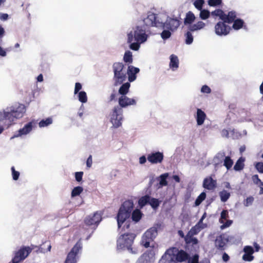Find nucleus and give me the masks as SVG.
Here are the masks:
<instances>
[{"label":"nucleus","instance_id":"338daca9","mask_svg":"<svg viewBox=\"0 0 263 263\" xmlns=\"http://www.w3.org/2000/svg\"><path fill=\"white\" fill-rule=\"evenodd\" d=\"M9 15L7 13H0V20L2 21H6L8 20Z\"/></svg>","mask_w":263,"mask_h":263},{"label":"nucleus","instance_id":"39448f33","mask_svg":"<svg viewBox=\"0 0 263 263\" xmlns=\"http://www.w3.org/2000/svg\"><path fill=\"white\" fill-rule=\"evenodd\" d=\"M16 119V106L12 105L7 107L3 111H0V124H6L7 128L15 124Z\"/></svg>","mask_w":263,"mask_h":263},{"label":"nucleus","instance_id":"a211bd4d","mask_svg":"<svg viewBox=\"0 0 263 263\" xmlns=\"http://www.w3.org/2000/svg\"><path fill=\"white\" fill-rule=\"evenodd\" d=\"M119 107L121 108H125L130 105L136 104V100L134 98H129L126 96H121L118 99Z\"/></svg>","mask_w":263,"mask_h":263},{"label":"nucleus","instance_id":"8fccbe9b","mask_svg":"<svg viewBox=\"0 0 263 263\" xmlns=\"http://www.w3.org/2000/svg\"><path fill=\"white\" fill-rule=\"evenodd\" d=\"M83 174L84 173L82 171L77 172L74 173L75 179L78 182H80L82 181Z\"/></svg>","mask_w":263,"mask_h":263},{"label":"nucleus","instance_id":"ea45409f","mask_svg":"<svg viewBox=\"0 0 263 263\" xmlns=\"http://www.w3.org/2000/svg\"><path fill=\"white\" fill-rule=\"evenodd\" d=\"M123 60L125 63H132L133 60L132 52L129 50L126 51L123 56Z\"/></svg>","mask_w":263,"mask_h":263},{"label":"nucleus","instance_id":"ddd939ff","mask_svg":"<svg viewBox=\"0 0 263 263\" xmlns=\"http://www.w3.org/2000/svg\"><path fill=\"white\" fill-rule=\"evenodd\" d=\"M102 220V216L100 212H96L93 215H89L86 217L84 222L87 226H94V229H96L101 221Z\"/></svg>","mask_w":263,"mask_h":263},{"label":"nucleus","instance_id":"f704fd0d","mask_svg":"<svg viewBox=\"0 0 263 263\" xmlns=\"http://www.w3.org/2000/svg\"><path fill=\"white\" fill-rule=\"evenodd\" d=\"M232 23H233V28L236 30L241 29L244 25V21L241 18H236Z\"/></svg>","mask_w":263,"mask_h":263},{"label":"nucleus","instance_id":"20e7f679","mask_svg":"<svg viewBox=\"0 0 263 263\" xmlns=\"http://www.w3.org/2000/svg\"><path fill=\"white\" fill-rule=\"evenodd\" d=\"M134 207V202L132 200H126L121 204L116 217L118 228H120L122 224L129 218Z\"/></svg>","mask_w":263,"mask_h":263},{"label":"nucleus","instance_id":"4d7b16f0","mask_svg":"<svg viewBox=\"0 0 263 263\" xmlns=\"http://www.w3.org/2000/svg\"><path fill=\"white\" fill-rule=\"evenodd\" d=\"M82 84L79 82H77L75 84L74 89V94L76 95L78 93L80 90L82 89Z\"/></svg>","mask_w":263,"mask_h":263},{"label":"nucleus","instance_id":"680f3d73","mask_svg":"<svg viewBox=\"0 0 263 263\" xmlns=\"http://www.w3.org/2000/svg\"><path fill=\"white\" fill-rule=\"evenodd\" d=\"M221 135L222 137L229 138V131L227 129H223L221 132Z\"/></svg>","mask_w":263,"mask_h":263},{"label":"nucleus","instance_id":"052dcab7","mask_svg":"<svg viewBox=\"0 0 263 263\" xmlns=\"http://www.w3.org/2000/svg\"><path fill=\"white\" fill-rule=\"evenodd\" d=\"M203 221L202 220L199 219L198 222L196 224V226L199 227L200 229H203L207 227V224L203 223Z\"/></svg>","mask_w":263,"mask_h":263},{"label":"nucleus","instance_id":"c9c22d12","mask_svg":"<svg viewBox=\"0 0 263 263\" xmlns=\"http://www.w3.org/2000/svg\"><path fill=\"white\" fill-rule=\"evenodd\" d=\"M83 191V188L81 186L74 187L71 191V197L72 198L79 196Z\"/></svg>","mask_w":263,"mask_h":263},{"label":"nucleus","instance_id":"9b49d317","mask_svg":"<svg viewBox=\"0 0 263 263\" xmlns=\"http://www.w3.org/2000/svg\"><path fill=\"white\" fill-rule=\"evenodd\" d=\"M234 237L226 233H222L217 236L215 240V247L219 251H223L228 242H233Z\"/></svg>","mask_w":263,"mask_h":263},{"label":"nucleus","instance_id":"f8f14e48","mask_svg":"<svg viewBox=\"0 0 263 263\" xmlns=\"http://www.w3.org/2000/svg\"><path fill=\"white\" fill-rule=\"evenodd\" d=\"M82 249V243L80 240H79L72 248L70 251L68 253L66 258L65 261V263H76L77 255L79 253L80 251Z\"/></svg>","mask_w":263,"mask_h":263},{"label":"nucleus","instance_id":"864d4df0","mask_svg":"<svg viewBox=\"0 0 263 263\" xmlns=\"http://www.w3.org/2000/svg\"><path fill=\"white\" fill-rule=\"evenodd\" d=\"M201 92L203 93H210L211 92V89L209 86L206 85H203L200 89Z\"/></svg>","mask_w":263,"mask_h":263},{"label":"nucleus","instance_id":"a19ab883","mask_svg":"<svg viewBox=\"0 0 263 263\" xmlns=\"http://www.w3.org/2000/svg\"><path fill=\"white\" fill-rule=\"evenodd\" d=\"M78 94V98L79 101L82 103H85L87 101V96L86 92L84 91H80Z\"/></svg>","mask_w":263,"mask_h":263},{"label":"nucleus","instance_id":"603ef678","mask_svg":"<svg viewBox=\"0 0 263 263\" xmlns=\"http://www.w3.org/2000/svg\"><path fill=\"white\" fill-rule=\"evenodd\" d=\"M243 251L245 253L253 254L254 253V250L253 248L251 246H245L243 249Z\"/></svg>","mask_w":263,"mask_h":263},{"label":"nucleus","instance_id":"393cba45","mask_svg":"<svg viewBox=\"0 0 263 263\" xmlns=\"http://www.w3.org/2000/svg\"><path fill=\"white\" fill-rule=\"evenodd\" d=\"M236 19V12L235 11H229L227 14L224 13L222 21L228 24L232 23Z\"/></svg>","mask_w":263,"mask_h":263},{"label":"nucleus","instance_id":"7c9ffc66","mask_svg":"<svg viewBox=\"0 0 263 263\" xmlns=\"http://www.w3.org/2000/svg\"><path fill=\"white\" fill-rule=\"evenodd\" d=\"M195 31H191L187 29V31L184 33L185 41L184 42L186 45H191L194 41V37L192 35V32Z\"/></svg>","mask_w":263,"mask_h":263},{"label":"nucleus","instance_id":"aec40b11","mask_svg":"<svg viewBox=\"0 0 263 263\" xmlns=\"http://www.w3.org/2000/svg\"><path fill=\"white\" fill-rule=\"evenodd\" d=\"M206 118V115L201 108H197L196 114L195 115V118L196 121L197 125L201 126L203 124Z\"/></svg>","mask_w":263,"mask_h":263},{"label":"nucleus","instance_id":"7ed1b4c3","mask_svg":"<svg viewBox=\"0 0 263 263\" xmlns=\"http://www.w3.org/2000/svg\"><path fill=\"white\" fill-rule=\"evenodd\" d=\"M136 236L134 233H125L121 235L117 241V250H127L131 254H138V250L136 247H132Z\"/></svg>","mask_w":263,"mask_h":263},{"label":"nucleus","instance_id":"e2e57ef3","mask_svg":"<svg viewBox=\"0 0 263 263\" xmlns=\"http://www.w3.org/2000/svg\"><path fill=\"white\" fill-rule=\"evenodd\" d=\"M92 163V156L89 155V157L87 158L86 160V166L87 167L90 168Z\"/></svg>","mask_w":263,"mask_h":263},{"label":"nucleus","instance_id":"37998d69","mask_svg":"<svg viewBox=\"0 0 263 263\" xmlns=\"http://www.w3.org/2000/svg\"><path fill=\"white\" fill-rule=\"evenodd\" d=\"M204 3V0H195L193 5L198 10H200L203 9Z\"/></svg>","mask_w":263,"mask_h":263},{"label":"nucleus","instance_id":"c03bdc74","mask_svg":"<svg viewBox=\"0 0 263 263\" xmlns=\"http://www.w3.org/2000/svg\"><path fill=\"white\" fill-rule=\"evenodd\" d=\"M229 217L228 212L226 210H223L220 213V217L219 219L220 223H223V222Z\"/></svg>","mask_w":263,"mask_h":263},{"label":"nucleus","instance_id":"473e14b6","mask_svg":"<svg viewBox=\"0 0 263 263\" xmlns=\"http://www.w3.org/2000/svg\"><path fill=\"white\" fill-rule=\"evenodd\" d=\"M53 122L52 117H48L46 119H42L39 123V126L40 128L47 127Z\"/></svg>","mask_w":263,"mask_h":263},{"label":"nucleus","instance_id":"2f4dec72","mask_svg":"<svg viewBox=\"0 0 263 263\" xmlns=\"http://www.w3.org/2000/svg\"><path fill=\"white\" fill-rule=\"evenodd\" d=\"M245 158L241 157H240L235 163L234 166V170L236 171H241L244 167Z\"/></svg>","mask_w":263,"mask_h":263},{"label":"nucleus","instance_id":"4be33fe9","mask_svg":"<svg viewBox=\"0 0 263 263\" xmlns=\"http://www.w3.org/2000/svg\"><path fill=\"white\" fill-rule=\"evenodd\" d=\"M33 128V122H29L26 124L22 128H20L17 131V137L23 135H26L29 134Z\"/></svg>","mask_w":263,"mask_h":263},{"label":"nucleus","instance_id":"72a5a7b5","mask_svg":"<svg viewBox=\"0 0 263 263\" xmlns=\"http://www.w3.org/2000/svg\"><path fill=\"white\" fill-rule=\"evenodd\" d=\"M220 200L222 202H226L230 197L231 194L225 190H223L219 193Z\"/></svg>","mask_w":263,"mask_h":263},{"label":"nucleus","instance_id":"0e129e2a","mask_svg":"<svg viewBox=\"0 0 263 263\" xmlns=\"http://www.w3.org/2000/svg\"><path fill=\"white\" fill-rule=\"evenodd\" d=\"M12 171V178L14 180H16V171L15 170V167L14 166H12L11 168Z\"/></svg>","mask_w":263,"mask_h":263},{"label":"nucleus","instance_id":"de8ad7c7","mask_svg":"<svg viewBox=\"0 0 263 263\" xmlns=\"http://www.w3.org/2000/svg\"><path fill=\"white\" fill-rule=\"evenodd\" d=\"M202 229L198 227L197 226H194L188 232L189 233L191 234V235H197Z\"/></svg>","mask_w":263,"mask_h":263},{"label":"nucleus","instance_id":"9d476101","mask_svg":"<svg viewBox=\"0 0 263 263\" xmlns=\"http://www.w3.org/2000/svg\"><path fill=\"white\" fill-rule=\"evenodd\" d=\"M123 109L117 105L115 106L110 112V121L114 128H117L122 125L123 119Z\"/></svg>","mask_w":263,"mask_h":263},{"label":"nucleus","instance_id":"49530a36","mask_svg":"<svg viewBox=\"0 0 263 263\" xmlns=\"http://www.w3.org/2000/svg\"><path fill=\"white\" fill-rule=\"evenodd\" d=\"M222 0H208V4L211 7H218L221 5Z\"/></svg>","mask_w":263,"mask_h":263},{"label":"nucleus","instance_id":"69168bd1","mask_svg":"<svg viewBox=\"0 0 263 263\" xmlns=\"http://www.w3.org/2000/svg\"><path fill=\"white\" fill-rule=\"evenodd\" d=\"M147 160V157L145 155H143L139 158V163L140 164H144Z\"/></svg>","mask_w":263,"mask_h":263},{"label":"nucleus","instance_id":"6e6d98bb","mask_svg":"<svg viewBox=\"0 0 263 263\" xmlns=\"http://www.w3.org/2000/svg\"><path fill=\"white\" fill-rule=\"evenodd\" d=\"M193 236V235H191L190 233L187 232L184 238V241L186 245H189L191 244V241L192 239L194 237Z\"/></svg>","mask_w":263,"mask_h":263},{"label":"nucleus","instance_id":"dca6fc26","mask_svg":"<svg viewBox=\"0 0 263 263\" xmlns=\"http://www.w3.org/2000/svg\"><path fill=\"white\" fill-rule=\"evenodd\" d=\"M226 22H218L215 26V33L220 36H226L230 32V27Z\"/></svg>","mask_w":263,"mask_h":263},{"label":"nucleus","instance_id":"a878e982","mask_svg":"<svg viewBox=\"0 0 263 263\" xmlns=\"http://www.w3.org/2000/svg\"><path fill=\"white\" fill-rule=\"evenodd\" d=\"M169 176L168 173H165L161 174L158 178L159 181L158 188L162 187L163 186H166L168 184L167 179Z\"/></svg>","mask_w":263,"mask_h":263},{"label":"nucleus","instance_id":"cd10ccee","mask_svg":"<svg viewBox=\"0 0 263 263\" xmlns=\"http://www.w3.org/2000/svg\"><path fill=\"white\" fill-rule=\"evenodd\" d=\"M178 67L179 60L178 57L174 54H172L170 56V67L173 70H175L176 69L178 68Z\"/></svg>","mask_w":263,"mask_h":263},{"label":"nucleus","instance_id":"58836bf2","mask_svg":"<svg viewBox=\"0 0 263 263\" xmlns=\"http://www.w3.org/2000/svg\"><path fill=\"white\" fill-rule=\"evenodd\" d=\"M223 162V166H224L228 170H230L233 164V160L229 156L225 157Z\"/></svg>","mask_w":263,"mask_h":263},{"label":"nucleus","instance_id":"423d86ee","mask_svg":"<svg viewBox=\"0 0 263 263\" xmlns=\"http://www.w3.org/2000/svg\"><path fill=\"white\" fill-rule=\"evenodd\" d=\"M124 65L122 63L116 62L112 65L114 72V85L117 86L121 85L126 80V74L124 70Z\"/></svg>","mask_w":263,"mask_h":263},{"label":"nucleus","instance_id":"5701e85b","mask_svg":"<svg viewBox=\"0 0 263 263\" xmlns=\"http://www.w3.org/2000/svg\"><path fill=\"white\" fill-rule=\"evenodd\" d=\"M225 157L226 154L224 151H220L216 154L213 160V163L215 167L222 163Z\"/></svg>","mask_w":263,"mask_h":263},{"label":"nucleus","instance_id":"13d9d810","mask_svg":"<svg viewBox=\"0 0 263 263\" xmlns=\"http://www.w3.org/2000/svg\"><path fill=\"white\" fill-rule=\"evenodd\" d=\"M233 221L231 220H228L226 222L224 221L222 223V224L220 226L221 230H223L229 227L232 223Z\"/></svg>","mask_w":263,"mask_h":263},{"label":"nucleus","instance_id":"2eb2a0df","mask_svg":"<svg viewBox=\"0 0 263 263\" xmlns=\"http://www.w3.org/2000/svg\"><path fill=\"white\" fill-rule=\"evenodd\" d=\"M153 248V246L152 248L143 253L136 263H153L155 254Z\"/></svg>","mask_w":263,"mask_h":263},{"label":"nucleus","instance_id":"c756f323","mask_svg":"<svg viewBox=\"0 0 263 263\" xmlns=\"http://www.w3.org/2000/svg\"><path fill=\"white\" fill-rule=\"evenodd\" d=\"M150 199V195H145L142 196L138 200V205L140 209H142L144 206L149 204V200Z\"/></svg>","mask_w":263,"mask_h":263},{"label":"nucleus","instance_id":"1a4fd4ad","mask_svg":"<svg viewBox=\"0 0 263 263\" xmlns=\"http://www.w3.org/2000/svg\"><path fill=\"white\" fill-rule=\"evenodd\" d=\"M23 96V101L26 105L24 104H18L17 105V119L22 118L26 113V107L31 102L32 98H34L33 91L32 89H28L22 93Z\"/></svg>","mask_w":263,"mask_h":263},{"label":"nucleus","instance_id":"4468645a","mask_svg":"<svg viewBox=\"0 0 263 263\" xmlns=\"http://www.w3.org/2000/svg\"><path fill=\"white\" fill-rule=\"evenodd\" d=\"M148 161L153 164L161 163L163 160V153L160 151H153L147 156Z\"/></svg>","mask_w":263,"mask_h":263},{"label":"nucleus","instance_id":"6ab92c4d","mask_svg":"<svg viewBox=\"0 0 263 263\" xmlns=\"http://www.w3.org/2000/svg\"><path fill=\"white\" fill-rule=\"evenodd\" d=\"M140 71V69L138 67H134V66H128L127 70V74L128 75V80L129 82H134L137 78V74Z\"/></svg>","mask_w":263,"mask_h":263},{"label":"nucleus","instance_id":"774afa93","mask_svg":"<svg viewBox=\"0 0 263 263\" xmlns=\"http://www.w3.org/2000/svg\"><path fill=\"white\" fill-rule=\"evenodd\" d=\"M222 260L224 261V262H227L228 261L229 259H230V257L228 255V254L227 253H226V252H224L223 254H222Z\"/></svg>","mask_w":263,"mask_h":263},{"label":"nucleus","instance_id":"e433bc0d","mask_svg":"<svg viewBox=\"0 0 263 263\" xmlns=\"http://www.w3.org/2000/svg\"><path fill=\"white\" fill-rule=\"evenodd\" d=\"M199 11V17L201 20H205L210 17L211 13L208 10L202 9Z\"/></svg>","mask_w":263,"mask_h":263},{"label":"nucleus","instance_id":"6e6552de","mask_svg":"<svg viewBox=\"0 0 263 263\" xmlns=\"http://www.w3.org/2000/svg\"><path fill=\"white\" fill-rule=\"evenodd\" d=\"M196 20V16L193 12L190 11L186 13L184 18V24L187 26V29L191 31H198L202 29L205 26V24L202 21H198L193 24Z\"/></svg>","mask_w":263,"mask_h":263},{"label":"nucleus","instance_id":"4c0bfd02","mask_svg":"<svg viewBox=\"0 0 263 263\" xmlns=\"http://www.w3.org/2000/svg\"><path fill=\"white\" fill-rule=\"evenodd\" d=\"M206 193L202 192L196 199L194 202V206H199L206 198Z\"/></svg>","mask_w":263,"mask_h":263},{"label":"nucleus","instance_id":"bf43d9fd","mask_svg":"<svg viewBox=\"0 0 263 263\" xmlns=\"http://www.w3.org/2000/svg\"><path fill=\"white\" fill-rule=\"evenodd\" d=\"M252 180L253 181V183L257 185L258 184L261 180L259 178L258 175H254L252 176Z\"/></svg>","mask_w":263,"mask_h":263},{"label":"nucleus","instance_id":"09e8293b","mask_svg":"<svg viewBox=\"0 0 263 263\" xmlns=\"http://www.w3.org/2000/svg\"><path fill=\"white\" fill-rule=\"evenodd\" d=\"M254 197L253 196L248 197L243 202V204L245 206L247 207L252 204L254 201Z\"/></svg>","mask_w":263,"mask_h":263},{"label":"nucleus","instance_id":"79ce46f5","mask_svg":"<svg viewBox=\"0 0 263 263\" xmlns=\"http://www.w3.org/2000/svg\"><path fill=\"white\" fill-rule=\"evenodd\" d=\"M224 12L221 9H217L210 12L213 16H218L220 20H223Z\"/></svg>","mask_w":263,"mask_h":263},{"label":"nucleus","instance_id":"0eeeda50","mask_svg":"<svg viewBox=\"0 0 263 263\" xmlns=\"http://www.w3.org/2000/svg\"><path fill=\"white\" fill-rule=\"evenodd\" d=\"M161 228V224L156 223L148 229L142 235L141 243L145 248L151 247V242L154 241L158 235V230Z\"/></svg>","mask_w":263,"mask_h":263},{"label":"nucleus","instance_id":"f3484780","mask_svg":"<svg viewBox=\"0 0 263 263\" xmlns=\"http://www.w3.org/2000/svg\"><path fill=\"white\" fill-rule=\"evenodd\" d=\"M32 251V249L28 246H23L17 250V263L25 260Z\"/></svg>","mask_w":263,"mask_h":263},{"label":"nucleus","instance_id":"bb28decb","mask_svg":"<svg viewBox=\"0 0 263 263\" xmlns=\"http://www.w3.org/2000/svg\"><path fill=\"white\" fill-rule=\"evenodd\" d=\"M120 87L118 92L121 96H126L129 91V89L130 86V82H127L124 83H122Z\"/></svg>","mask_w":263,"mask_h":263},{"label":"nucleus","instance_id":"b1692460","mask_svg":"<svg viewBox=\"0 0 263 263\" xmlns=\"http://www.w3.org/2000/svg\"><path fill=\"white\" fill-rule=\"evenodd\" d=\"M132 212L130 214L131 218L135 223H137L141 220L143 214L140 209L136 208L135 210L133 209Z\"/></svg>","mask_w":263,"mask_h":263},{"label":"nucleus","instance_id":"f03ea898","mask_svg":"<svg viewBox=\"0 0 263 263\" xmlns=\"http://www.w3.org/2000/svg\"><path fill=\"white\" fill-rule=\"evenodd\" d=\"M188 257L185 251L172 247L166 250L158 263H178L186 260Z\"/></svg>","mask_w":263,"mask_h":263},{"label":"nucleus","instance_id":"412c9836","mask_svg":"<svg viewBox=\"0 0 263 263\" xmlns=\"http://www.w3.org/2000/svg\"><path fill=\"white\" fill-rule=\"evenodd\" d=\"M216 180H214L211 177H209L204 179L202 186L206 190H212L216 187Z\"/></svg>","mask_w":263,"mask_h":263},{"label":"nucleus","instance_id":"c85d7f7f","mask_svg":"<svg viewBox=\"0 0 263 263\" xmlns=\"http://www.w3.org/2000/svg\"><path fill=\"white\" fill-rule=\"evenodd\" d=\"M161 202L162 201L159 199L152 197L150 196L149 205H151L154 210L156 211L158 209Z\"/></svg>","mask_w":263,"mask_h":263},{"label":"nucleus","instance_id":"a18cd8bd","mask_svg":"<svg viewBox=\"0 0 263 263\" xmlns=\"http://www.w3.org/2000/svg\"><path fill=\"white\" fill-rule=\"evenodd\" d=\"M186 260H187L188 263H199V255L197 254H194L192 257H190L189 254V257Z\"/></svg>","mask_w":263,"mask_h":263},{"label":"nucleus","instance_id":"f257e3e1","mask_svg":"<svg viewBox=\"0 0 263 263\" xmlns=\"http://www.w3.org/2000/svg\"><path fill=\"white\" fill-rule=\"evenodd\" d=\"M143 21V25L128 28L127 31L126 42L129 49L132 50L138 51L141 44L146 42L148 39L146 31L149 27H155L163 29L160 36L165 41L177 31L181 23L180 15L177 17L175 15L169 16L163 13L155 14L151 12L147 13Z\"/></svg>","mask_w":263,"mask_h":263},{"label":"nucleus","instance_id":"3c124183","mask_svg":"<svg viewBox=\"0 0 263 263\" xmlns=\"http://www.w3.org/2000/svg\"><path fill=\"white\" fill-rule=\"evenodd\" d=\"M253 254L244 253L242 256V259L246 261H251L254 259Z\"/></svg>","mask_w":263,"mask_h":263},{"label":"nucleus","instance_id":"5fc2aeb1","mask_svg":"<svg viewBox=\"0 0 263 263\" xmlns=\"http://www.w3.org/2000/svg\"><path fill=\"white\" fill-rule=\"evenodd\" d=\"M255 167L259 173L263 174V162H256L255 164Z\"/></svg>","mask_w":263,"mask_h":263}]
</instances>
